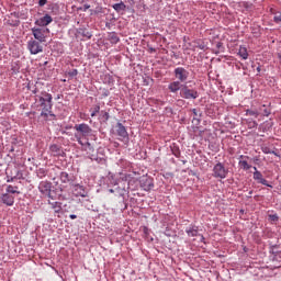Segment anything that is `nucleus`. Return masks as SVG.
I'll use <instances>...</instances> for the list:
<instances>
[{"label":"nucleus","instance_id":"2eb2a0df","mask_svg":"<svg viewBox=\"0 0 281 281\" xmlns=\"http://www.w3.org/2000/svg\"><path fill=\"white\" fill-rule=\"evenodd\" d=\"M49 150L54 157H63L64 151L58 145H50Z\"/></svg>","mask_w":281,"mask_h":281},{"label":"nucleus","instance_id":"a211bd4d","mask_svg":"<svg viewBox=\"0 0 281 281\" xmlns=\"http://www.w3.org/2000/svg\"><path fill=\"white\" fill-rule=\"evenodd\" d=\"M238 56H240L243 60H247L249 58V53H247V47L240 46L238 50Z\"/></svg>","mask_w":281,"mask_h":281},{"label":"nucleus","instance_id":"a19ab883","mask_svg":"<svg viewBox=\"0 0 281 281\" xmlns=\"http://www.w3.org/2000/svg\"><path fill=\"white\" fill-rule=\"evenodd\" d=\"M90 159H91L92 161L95 160V158H94L93 156H91Z\"/></svg>","mask_w":281,"mask_h":281},{"label":"nucleus","instance_id":"2f4dec72","mask_svg":"<svg viewBox=\"0 0 281 281\" xmlns=\"http://www.w3.org/2000/svg\"><path fill=\"white\" fill-rule=\"evenodd\" d=\"M270 221H272L273 223H278V221L280 220V217L278 216V214H272L269 215Z\"/></svg>","mask_w":281,"mask_h":281},{"label":"nucleus","instance_id":"dca6fc26","mask_svg":"<svg viewBox=\"0 0 281 281\" xmlns=\"http://www.w3.org/2000/svg\"><path fill=\"white\" fill-rule=\"evenodd\" d=\"M75 195L76 196H87V191L85 190V187L77 184L75 186Z\"/></svg>","mask_w":281,"mask_h":281},{"label":"nucleus","instance_id":"7c9ffc66","mask_svg":"<svg viewBox=\"0 0 281 281\" xmlns=\"http://www.w3.org/2000/svg\"><path fill=\"white\" fill-rule=\"evenodd\" d=\"M68 76L70 78H76V76H78V69H72L68 72Z\"/></svg>","mask_w":281,"mask_h":281},{"label":"nucleus","instance_id":"393cba45","mask_svg":"<svg viewBox=\"0 0 281 281\" xmlns=\"http://www.w3.org/2000/svg\"><path fill=\"white\" fill-rule=\"evenodd\" d=\"M239 166L240 168H243V170H250L251 166L249 165V162H247V160H239Z\"/></svg>","mask_w":281,"mask_h":281},{"label":"nucleus","instance_id":"4468645a","mask_svg":"<svg viewBox=\"0 0 281 281\" xmlns=\"http://www.w3.org/2000/svg\"><path fill=\"white\" fill-rule=\"evenodd\" d=\"M54 20L50 18L49 14L44 15L43 18H41L40 20H37L35 23L36 25H40L41 27H45L47 25H49V23H52Z\"/></svg>","mask_w":281,"mask_h":281},{"label":"nucleus","instance_id":"412c9836","mask_svg":"<svg viewBox=\"0 0 281 281\" xmlns=\"http://www.w3.org/2000/svg\"><path fill=\"white\" fill-rule=\"evenodd\" d=\"M186 233L188 234V236L190 237H194V236H198L199 235V231L194 227H188L186 229Z\"/></svg>","mask_w":281,"mask_h":281},{"label":"nucleus","instance_id":"ddd939ff","mask_svg":"<svg viewBox=\"0 0 281 281\" xmlns=\"http://www.w3.org/2000/svg\"><path fill=\"white\" fill-rule=\"evenodd\" d=\"M1 201L4 205H8L9 207H12V205H14V196L10 193H3L1 195Z\"/></svg>","mask_w":281,"mask_h":281},{"label":"nucleus","instance_id":"6ab92c4d","mask_svg":"<svg viewBox=\"0 0 281 281\" xmlns=\"http://www.w3.org/2000/svg\"><path fill=\"white\" fill-rule=\"evenodd\" d=\"M113 10H115V12H124L126 10V4H124V2H119L113 4Z\"/></svg>","mask_w":281,"mask_h":281},{"label":"nucleus","instance_id":"bb28decb","mask_svg":"<svg viewBox=\"0 0 281 281\" xmlns=\"http://www.w3.org/2000/svg\"><path fill=\"white\" fill-rule=\"evenodd\" d=\"M145 183H147V184H143L144 190H150L154 187L153 180H150V179H146Z\"/></svg>","mask_w":281,"mask_h":281},{"label":"nucleus","instance_id":"cd10ccee","mask_svg":"<svg viewBox=\"0 0 281 281\" xmlns=\"http://www.w3.org/2000/svg\"><path fill=\"white\" fill-rule=\"evenodd\" d=\"M60 179L64 183H67V181H69V173L68 172H61L60 173Z\"/></svg>","mask_w":281,"mask_h":281},{"label":"nucleus","instance_id":"f8f14e48","mask_svg":"<svg viewBox=\"0 0 281 281\" xmlns=\"http://www.w3.org/2000/svg\"><path fill=\"white\" fill-rule=\"evenodd\" d=\"M115 128L119 137H122V139H126V137H128V132L126 131V127L122 123H117Z\"/></svg>","mask_w":281,"mask_h":281},{"label":"nucleus","instance_id":"f704fd0d","mask_svg":"<svg viewBox=\"0 0 281 281\" xmlns=\"http://www.w3.org/2000/svg\"><path fill=\"white\" fill-rule=\"evenodd\" d=\"M89 8H91V5L85 4L83 8H81V10H82L83 12H87V10H89Z\"/></svg>","mask_w":281,"mask_h":281},{"label":"nucleus","instance_id":"5701e85b","mask_svg":"<svg viewBox=\"0 0 281 281\" xmlns=\"http://www.w3.org/2000/svg\"><path fill=\"white\" fill-rule=\"evenodd\" d=\"M192 113L194 115L193 122L195 121L199 124L201 122V120H199V117H201V111L198 109H193Z\"/></svg>","mask_w":281,"mask_h":281},{"label":"nucleus","instance_id":"7ed1b4c3","mask_svg":"<svg viewBox=\"0 0 281 281\" xmlns=\"http://www.w3.org/2000/svg\"><path fill=\"white\" fill-rule=\"evenodd\" d=\"M173 76L180 83L188 82V78H190V71L183 67H178L173 70Z\"/></svg>","mask_w":281,"mask_h":281},{"label":"nucleus","instance_id":"6e6552de","mask_svg":"<svg viewBox=\"0 0 281 281\" xmlns=\"http://www.w3.org/2000/svg\"><path fill=\"white\" fill-rule=\"evenodd\" d=\"M91 32L87 29H78L76 32V38H79L80 41H89L91 40Z\"/></svg>","mask_w":281,"mask_h":281},{"label":"nucleus","instance_id":"1a4fd4ad","mask_svg":"<svg viewBox=\"0 0 281 281\" xmlns=\"http://www.w3.org/2000/svg\"><path fill=\"white\" fill-rule=\"evenodd\" d=\"M252 179L257 181V183H261V186H267L268 188H273V186L269 184L267 179L262 177V173L258 170L254 171Z\"/></svg>","mask_w":281,"mask_h":281},{"label":"nucleus","instance_id":"c9c22d12","mask_svg":"<svg viewBox=\"0 0 281 281\" xmlns=\"http://www.w3.org/2000/svg\"><path fill=\"white\" fill-rule=\"evenodd\" d=\"M251 128H256L258 126V123L256 121H254L252 123H250Z\"/></svg>","mask_w":281,"mask_h":281},{"label":"nucleus","instance_id":"a878e982","mask_svg":"<svg viewBox=\"0 0 281 281\" xmlns=\"http://www.w3.org/2000/svg\"><path fill=\"white\" fill-rule=\"evenodd\" d=\"M246 115H251L252 117H258V115H260V112H258V110H246Z\"/></svg>","mask_w":281,"mask_h":281},{"label":"nucleus","instance_id":"aec40b11","mask_svg":"<svg viewBox=\"0 0 281 281\" xmlns=\"http://www.w3.org/2000/svg\"><path fill=\"white\" fill-rule=\"evenodd\" d=\"M18 190H19V187H14L12 184H9L7 187V194H21V192L18 191Z\"/></svg>","mask_w":281,"mask_h":281},{"label":"nucleus","instance_id":"0eeeda50","mask_svg":"<svg viewBox=\"0 0 281 281\" xmlns=\"http://www.w3.org/2000/svg\"><path fill=\"white\" fill-rule=\"evenodd\" d=\"M31 32L35 38V41H38L40 43H47V36H45L46 32H49L48 29H31Z\"/></svg>","mask_w":281,"mask_h":281},{"label":"nucleus","instance_id":"f03ea898","mask_svg":"<svg viewBox=\"0 0 281 281\" xmlns=\"http://www.w3.org/2000/svg\"><path fill=\"white\" fill-rule=\"evenodd\" d=\"M75 131H77V133L75 134V137L78 142V144H80L81 146H85V144L82 143V137H89V135H91V127L87 124V123H81V124H76L75 125Z\"/></svg>","mask_w":281,"mask_h":281},{"label":"nucleus","instance_id":"f257e3e1","mask_svg":"<svg viewBox=\"0 0 281 281\" xmlns=\"http://www.w3.org/2000/svg\"><path fill=\"white\" fill-rule=\"evenodd\" d=\"M40 106L42 109L41 117H44V120H56V114L52 112V109L54 106V103H52V100H54V97H52L48 92H42V97L37 95Z\"/></svg>","mask_w":281,"mask_h":281},{"label":"nucleus","instance_id":"e433bc0d","mask_svg":"<svg viewBox=\"0 0 281 281\" xmlns=\"http://www.w3.org/2000/svg\"><path fill=\"white\" fill-rule=\"evenodd\" d=\"M69 218H71V221H76V218H78V216L75 215V214H70V215H69Z\"/></svg>","mask_w":281,"mask_h":281},{"label":"nucleus","instance_id":"c03bdc74","mask_svg":"<svg viewBox=\"0 0 281 281\" xmlns=\"http://www.w3.org/2000/svg\"><path fill=\"white\" fill-rule=\"evenodd\" d=\"M110 192L113 193L114 192L113 189H110Z\"/></svg>","mask_w":281,"mask_h":281},{"label":"nucleus","instance_id":"b1692460","mask_svg":"<svg viewBox=\"0 0 281 281\" xmlns=\"http://www.w3.org/2000/svg\"><path fill=\"white\" fill-rule=\"evenodd\" d=\"M260 111H262V115L266 117H269L271 115V109L267 108V105H262L260 108Z\"/></svg>","mask_w":281,"mask_h":281},{"label":"nucleus","instance_id":"4c0bfd02","mask_svg":"<svg viewBox=\"0 0 281 281\" xmlns=\"http://www.w3.org/2000/svg\"><path fill=\"white\" fill-rule=\"evenodd\" d=\"M104 117H105V120H109V112L104 113Z\"/></svg>","mask_w":281,"mask_h":281},{"label":"nucleus","instance_id":"ea45409f","mask_svg":"<svg viewBox=\"0 0 281 281\" xmlns=\"http://www.w3.org/2000/svg\"><path fill=\"white\" fill-rule=\"evenodd\" d=\"M86 144L88 147H90V150H91V143L87 142Z\"/></svg>","mask_w":281,"mask_h":281},{"label":"nucleus","instance_id":"f3484780","mask_svg":"<svg viewBox=\"0 0 281 281\" xmlns=\"http://www.w3.org/2000/svg\"><path fill=\"white\" fill-rule=\"evenodd\" d=\"M108 40L112 45H117V43H120V36H117V33L115 32L109 33Z\"/></svg>","mask_w":281,"mask_h":281},{"label":"nucleus","instance_id":"9b49d317","mask_svg":"<svg viewBox=\"0 0 281 281\" xmlns=\"http://www.w3.org/2000/svg\"><path fill=\"white\" fill-rule=\"evenodd\" d=\"M186 85H182L180 81H173L168 85V89L170 93H177L178 91H181Z\"/></svg>","mask_w":281,"mask_h":281},{"label":"nucleus","instance_id":"c756f323","mask_svg":"<svg viewBox=\"0 0 281 281\" xmlns=\"http://www.w3.org/2000/svg\"><path fill=\"white\" fill-rule=\"evenodd\" d=\"M273 21L274 23H281V12L276 13Z\"/></svg>","mask_w":281,"mask_h":281},{"label":"nucleus","instance_id":"39448f33","mask_svg":"<svg viewBox=\"0 0 281 281\" xmlns=\"http://www.w3.org/2000/svg\"><path fill=\"white\" fill-rule=\"evenodd\" d=\"M180 95H181V98H184V100H196V98H199V92L194 89L188 88L184 85L181 88Z\"/></svg>","mask_w":281,"mask_h":281},{"label":"nucleus","instance_id":"37998d69","mask_svg":"<svg viewBox=\"0 0 281 281\" xmlns=\"http://www.w3.org/2000/svg\"><path fill=\"white\" fill-rule=\"evenodd\" d=\"M252 168H254L255 172H256V170H258V168H257V167H252Z\"/></svg>","mask_w":281,"mask_h":281},{"label":"nucleus","instance_id":"9d476101","mask_svg":"<svg viewBox=\"0 0 281 281\" xmlns=\"http://www.w3.org/2000/svg\"><path fill=\"white\" fill-rule=\"evenodd\" d=\"M38 190L42 194L49 196V194H52V182L42 181L38 186Z\"/></svg>","mask_w":281,"mask_h":281},{"label":"nucleus","instance_id":"58836bf2","mask_svg":"<svg viewBox=\"0 0 281 281\" xmlns=\"http://www.w3.org/2000/svg\"><path fill=\"white\" fill-rule=\"evenodd\" d=\"M11 181H14V178L8 179L7 183H11Z\"/></svg>","mask_w":281,"mask_h":281},{"label":"nucleus","instance_id":"423d86ee","mask_svg":"<svg viewBox=\"0 0 281 281\" xmlns=\"http://www.w3.org/2000/svg\"><path fill=\"white\" fill-rule=\"evenodd\" d=\"M42 43L43 42H40L38 40H30L27 42V49L33 55L41 54V52H43Z\"/></svg>","mask_w":281,"mask_h":281},{"label":"nucleus","instance_id":"20e7f679","mask_svg":"<svg viewBox=\"0 0 281 281\" xmlns=\"http://www.w3.org/2000/svg\"><path fill=\"white\" fill-rule=\"evenodd\" d=\"M228 172L229 171L222 162H217L213 168V177H215V179H226Z\"/></svg>","mask_w":281,"mask_h":281},{"label":"nucleus","instance_id":"72a5a7b5","mask_svg":"<svg viewBox=\"0 0 281 281\" xmlns=\"http://www.w3.org/2000/svg\"><path fill=\"white\" fill-rule=\"evenodd\" d=\"M47 4V0H40L38 1V7L40 8H43V5H46Z\"/></svg>","mask_w":281,"mask_h":281},{"label":"nucleus","instance_id":"c85d7f7f","mask_svg":"<svg viewBox=\"0 0 281 281\" xmlns=\"http://www.w3.org/2000/svg\"><path fill=\"white\" fill-rule=\"evenodd\" d=\"M98 113H100V105H95V106L91 110V117H95V115H98Z\"/></svg>","mask_w":281,"mask_h":281},{"label":"nucleus","instance_id":"4be33fe9","mask_svg":"<svg viewBox=\"0 0 281 281\" xmlns=\"http://www.w3.org/2000/svg\"><path fill=\"white\" fill-rule=\"evenodd\" d=\"M261 150L265 155H276V157H279L278 153H276L274 150H271V148L267 146L261 147Z\"/></svg>","mask_w":281,"mask_h":281},{"label":"nucleus","instance_id":"a18cd8bd","mask_svg":"<svg viewBox=\"0 0 281 281\" xmlns=\"http://www.w3.org/2000/svg\"><path fill=\"white\" fill-rule=\"evenodd\" d=\"M257 70L260 71V67H258Z\"/></svg>","mask_w":281,"mask_h":281},{"label":"nucleus","instance_id":"79ce46f5","mask_svg":"<svg viewBox=\"0 0 281 281\" xmlns=\"http://www.w3.org/2000/svg\"><path fill=\"white\" fill-rule=\"evenodd\" d=\"M149 49H150L151 53L155 52V48H149Z\"/></svg>","mask_w":281,"mask_h":281},{"label":"nucleus","instance_id":"473e14b6","mask_svg":"<svg viewBox=\"0 0 281 281\" xmlns=\"http://www.w3.org/2000/svg\"><path fill=\"white\" fill-rule=\"evenodd\" d=\"M53 209L55 210L56 214L60 212V205H58V202L53 203Z\"/></svg>","mask_w":281,"mask_h":281}]
</instances>
